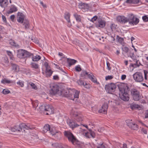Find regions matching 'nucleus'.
<instances>
[{
  "label": "nucleus",
  "instance_id": "1",
  "mask_svg": "<svg viewBox=\"0 0 148 148\" xmlns=\"http://www.w3.org/2000/svg\"><path fill=\"white\" fill-rule=\"evenodd\" d=\"M43 132L44 133H46L47 131H49L51 134L52 136L56 135V136L57 138L58 139L60 138L61 134V132L60 131L56 130L55 128L53 127L50 128V126L48 124H46L44 126L43 130Z\"/></svg>",
  "mask_w": 148,
  "mask_h": 148
},
{
  "label": "nucleus",
  "instance_id": "2",
  "mask_svg": "<svg viewBox=\"0 0 148 148\" xmlns=\"http://www.w3.org/2000/svg\"><path fill=\"white\" fill-rule=\"evenodd\" d=\"M32 126L29 124L22 123L18 125H15L14 127H11L10 130L11 131L14 132L16 131L21 132L22 130V128L29 130L32 129Z\"/></svg>",
  "mask_w": 148,
  "mask_h": 148
},
{
  "label": "nucleus",
  "instance_id": "3",
  "mask_svg": "<svg viewBox=\"0 0 148 148\" xmlns=\"http://www.w3.org/2000/svg\"><path fill=\"white\" fill-rule=\"evenodd\" d=\"M33 56V54L25 50L19 49L17 51V56L19 58L24 59Z\"/></svg>",
  "mask_w": 148,
  "mask_h": 148
},
{
  "label": "nucleus",
  "instance_id": "4",
  "mask_svg": "<svg viewBox=\"0 0 148 148\" xmlns=\"http://www.w3.org/2000/svg\"><path fill=\"white\" fill-rule=\"evenodd\" d=\"M64 136L67 138L69 141L75 145L78 142L77 139L73 134L69 131H65L64 132Z\"/></svg>",
  "mask_w": 148,
  "mask_h": 148
},
{
  "label": "nucleus",
  "instance_id": "5",
  "mask_svg": "<svg viewBox=\"0 0 148 148\" xmlns=\"http://www.w3.org/2000/svg\"><path fill=\"white\" fill-rule=\"evenodd\" d=\"M119 97L122 100L128 101L130 99L128 92L126 91L124 88L119 87Z\"/></svg>",
  "mask_w": 148,
  "mask_h": 148
},
{
  "label": "nucleus",
  "instance_id": "6",
  "mask_svg": "<svg viewBox=\"0 0 148 148\" xmlns=\"http://www.w3.org/2000/svg\"><path fill=\"white\" fill-rule=\"evenodd\" d=\"M130 92L131 95L134 100L138 101L141 99L140 92L137 89L132 88L130 90Z\"/></svg>",
  "mask_w": 148,
  "mask_h": 148
},
{
  "label": "nucleus",
  "instance_id": "7",
  "mask_svg": "<svg viewBox=\"0 0 148 148\" xmlns=\"http://www.w3.org/2000/svg\"><path fill=\"white\" fill-rule=\"evenodd\" d=\"M71 114L75 121L81 123L84 119L83 116L80 113L73 110L72 111Z\"/></svg>",
  "mask_w": 148,
  "mask_h": 148
},
{
  "label": "nucleus",
  "instance_id": "8",
  "mask_svg": "<svg viewBox=\"0 0 148 148\" xmlns=\"http://www.w3.org/2000/svg\"><path fill=\"white\" fill-rule=\"evenodd\" d=\"M79 91L75 89L70 90L69 91H68L69 94H67L65 95V96L69 98L72 97V93L73 96V98H79ZM66 93H68L66 92ZM71 99L74 100V99L70 98Z\"/></svg>",
  "mask_w": 148,
  "mask_h": 148
},
{
  "label": "nucleus",
  "instance_id": "9",
  "mask_svg": "<svg viewBox=\"0 0 148 148\" xmlns=\"http://www.w3.org/2000/svg\"><path fill=\"white\" fill-rule=\"evenodd\" d=\"M128 20L129 24L133 25H137L139 21V19L135 17L134 15L132 14L128 15Z\"/></svg>",
  "mask_w": 148,
  "mask_h": 148
},
{
  "label": "nucleus",
  "instance_id": "10",
  "mask_svg": "<svg viewBox=\"0 0 148 148\" xmlns=\"http://www.w3.org/2000/svg\"><path fill=\"white\" fill-rule=\"evenodd\" d=\"M116 85L114 83L108 84L105 86V89L108 93L112 94L115 91Z\"/></svg>",
  "mask_w": 148,
  "mask_h": 148
},
{
  "label": "nucleus",
  "instance_id": "11",
  "mask_svg": "<svg viewBox=\"0 0 148 148\" xmlns=\"http://www.w3.org/2000/svg\"><path fill=\"white\" fill-rule=\"evenodd\" d=\"M44 65L45 67V73L46 76L47 77H50L52 75L53 71L51 70L48 62H45L44 63Z\"/></svg>",
  "mask_w": 148,
  "mask_h": 148
},
{
  "label": "nucleus",
  "instance_id": "12",
  "mask_svg": "<svg viewBox=\"0 0 148 148\" xmlns=\"http://www.w3.org/2000/svg\"><path fill=\"white\" fill-rule=\"evenodd\" d=\"M134 79L137 82H141L143 80L142 73L140 72H136L133 75Z\"/></svg>",
  "mask_w": 148,
  "mask_h": 148
},
{
  "label": "nucleus",
  "instance_id": "13",
  "mask_svg": "<svg viewBox=\"0 0 148 148\" xmlns=\"http://www.w3.org/2000/svg\"><path fill=\"white\" fill-rule=\"evenodd\" d=\"M117 20L119 22L123 23L125 24L128 22V15L127 17H125L123 16H118L117 18Z\"/></svg>",
  "mask_w": 148,
  "mask_h": 148
},
{
  "label": "nucleus",
  "instance_id": "14",
  "mask_svg": "<svg viewBox=\"0 0 148 148\" xmlns=\"http://www.w3.org/2000/svg\"><path fill=\"white\" fill-rule=\"evenodd\" d=\"M25 16V15L21 12H18L17 14V21L20 23H22L24 21Z\"/></svg>",
  "mask_w": 148,
  "mask_h": 148
},
{
  "label": "nucleus",
  "instance_id": "15",
  "mask_svg": "<svg viewBox=\"0 0 148 148\" xmlns=\"http://www.w3.org/2000/svg\"><path fill=\"white\" fill-rule=\"evenodd\" d=\"M59 90V87L56 85L53 86L50 90V93L52 95H55L58 94Z\"/></svg>",
  "mask_w": 148,
  "mask_h": 148
},
{
  "label": "nucleus",
  "instance_id": "16",
  "mask_svg": "<svg viewBox=\"0 0 148 148\" xmlns=\"http://www.w3.org/2000/svg\"><path fill=\"white\" fill-rule=\"evenodd\" d=\"M54 109L53 106L51 105H47L45 106V111H47L46 115H49L52 114L54 112Z\"/></svg>",
  "mask_w": 148,
  "mask_h": 148
},
{
  "label": "nucleus",
  "instance_id": "17",
  "mask_svg": "<svg viewBox=\"0 0 148 148\" xmlns=\"http://www.w3.org/2000/svg\"><path fill=\"white\" fill-rule=\"evenodd\" d=\"M67 123L70 127L72 129L78 127L80 126L79 125L75 123L73 120L70 119L67 120Z\"/></svg>",
  "mask_w": 148,
  "mask_h": 148
},
{
  "label": "nucleus",
  "instance_id": "18",
  "mask_svg": "<svg viewBox=\"0 0 148 148\" xmlns=\"http://www.w3.org/2000/svg\"><path fill=\"white\" fill-rule=\"evenodd\" d=\"M83 134L87 138H90L91 137L94 138L95 137V132L90 129L89 130L88 132H86Z\"/></svg>",
  "mask_w": 148,
  "mask_h": 148
},
{
  "label": "nucleus",
  "instance_id": "19",
  "mask_svg": "<svg viewBox=\"0 0 148 148\" xmlns=\"http://www.w3.org/2000/svg\"><path fill=\"white\" fill-rule=\"evenodd\" d=\"M77 83L79 85L82 86L87 89H89L90 88V85L86 83L84 81L81 79L77 80Z\"/></svg>",
  "mask_w": 148,
  "mask_h": 148
},
{
  "label": "nucleus",
  "instance_id": "20",
  "mask_svg": "<svg viewBox=\"0 0 148 148\" xmlns=\"http://www.w3.org/2000/svg\"><path fill=\"white\" fill-rule=\"evenodd\" d=\"M70 14L69 12H65L64 14V18L68 22L67 26L69 27H70L72 26L70 20Z\"/></svg>",
  "mask_w": 148,
  "mask_h": 148
},
{
  "label": "nucleus",
  "instance_id": "21",
  "mask_svg": "<svg viewBox=\"0 0 148 148\" xmlns=\"http://www.w3.org/2000/svg\"><path fill=\"white\" fill-rule=\"evenodd\" d=\"M108 106L107 103H105L102 106L101 109L99 110V112L104 114L106 113Z\"/></svg>",
  "mask_w": 148,
  "mask_h": 148
},
{
  "label": "nucleus",
  "instance_id": "22",
  "mask_svg": "<svg viewBox=\"0 0 148 148\" xmlns=\"http://www.w3.org/2000/svg\"><path fill=\"white\" fill-rule=\"evenodd\" d=\"M17 10V8L16 6L14 5H11L10 7L9 10L8 11V14H10Z\"/></svg>",
  "mask_w": 148,
  "mask_h": 148
},
{
  "label": "nucleus",
  "instance_id": "23",
  "mask_svg": "<svg viewBox=\"0 0 148 148\" xmlns=\"http://www.w3.org/2000/svg\"><path fill=\"white\" fill-rule=\"evenodd\" d=\"M8 4V0H0V5L2 8L7 7Z\"/></svg>",
  "mask_w": 148,
  "mask_h": 148
},
{
  "label": "nucleus",
  "instance_id": "24",
  "mask_svg": "<svg viewBox=\"0 0 148 148\" xmlns=\"http://www.w3.org/2000/svg\"><path fill=\"white\" fill-rule=\"evenodd\" d=\"M23 23V25L24 26L25 29H28L29 28L30 25L29 21L27 19H25Z\"/></svg>",
  "mask_w": 148,
  "mask_h": 148
},
{
  "label": "nucleus",
  "instance_id": "25",
  "mask_svg": "<svg viewBox=\"0 0 148 148\" xmlns=\"http://www.w3.org/2000/svg\"><path fill=\"white\" fill-rule=\"evenodd\" d=\"M30 66L31 68L34 69L35 70H39L40 66L39 65L35 62H31L30 64Z\"/></svg>",
  "mask_w": 148,
  "mask_h": 148
},
{
  "label": "nucleus",
  "instance_id": "26",
  "mask_svg": "<svg viewBox=\"0 0 148 148\" xmlns=\"http://www.w3.org/2000/svg\"><path fill=\"white\" fill-rule=\"evenodd\" d=\"M107 34L109 36V41L111 42H113L115 40V35H112L111 33L108 32Z\"/></svg>",
  "mask_w": 148,
  "mask_h": 148
},
{
  "label": "nucleus",
  "instance_id": "27",
  "mask_svg": "<svg viewBox=\"0 0 148 148\" xmlns=\"http://www.w3.org/2000/svg\"><path fill=\"white\" fill-rule=\"evenodd\" d=\"M140 2V0H127L125 2L127 3L137 4Z\"/></svg>",
  "mask_w": 148,
  "mask_h": 148
},
{
  "label": "nucleus",
  "instance_id": "28",
  "mask_svg": "<svg viewBox=\"0 0 148 148\" xmlns=\"http://www.w3.org/2000/svg\"><path fill=\"white\" fill-rule=\"evenodd\" d=\"M12 69L14 71L17 72L19 71V66L17 65L13 64H12Z\"/></svg>",
  "mask_w": 148,
  "mask_h": 148
},
{
  "label": "nucleus",
  "instance_id": "29",
  "mask_svg": "<svg viewBox=\"0 0 148 148\" xmlns=\"http://www.w3.org/2000/svg\"><path fill=\"white\" fill-rule=\"evenodd\" d=\"M77 62V61L74 60L72 59H68L67 62L69 64V65L70 66L72 65H74Z\"/></svg>",
  "mask_w": 148,
  "mask_h": 148
},
{
  "label": "nucleus",
  "instance_id": "30",
  "mask_svg": "<svg viewBox=\"0 0 148 148\" xmlns=\"http://www.w3.org/2000/svg\"><path fill=\"white\" fill-rule=\"evenodd\" d=\"M73 16L77 22H80L81 21V17L80 15L77 14V13H75L73 14Z\"/></svg>",
  "mask_w": 148,
  "mask_h": 148
},
{
  "label": "nucleus",
  "instance_id": "31",
  "mask_svg": "<svg viewBox=\"0 0 148 148\" xmlns=\"http://www.w3.org/2000/svg\"><path fill=\"white\" fill-rule=\"evenodd\" d=\"M105 25V22L102 20H100L98 22V26L100 27H103Z\"/></svg>",
  "mask_w": 148,
  "mask_h": 148
},
{
  "label": "nucleus",
  "instance_id": "32",
  "mask_svg": "<svg viewBox=\"0 0 148 148\" xmlns=\"http://www.w3.org/2000/svg\"><path fill=\"white\" fill-rule=\"evenodd\" d=\"M41 58V57L39 55H36L32 57V60L33 61H38Z\"/></svg>",
  "mask_w": 148,
  "mask_h": 148
},
{
  "label": "nucleus",
  "instance_id": "33",
  "mask_svg": "<svg viewBox=\"0 0 148 148\" xmlns=\"http://www.w3.org/2000/svg\"><path fill=\"white\" fill-rule=\"evenodd\" d=\"M140 107V106L138 104L132 103L131 105V108L132 109H137Z\"/></svg>",
  "mask_w": 148,
  "mask_h": 148
},
{
  "label": "nucleus",
  "instance_id": "34",
  "mask_svg": "<svg viewBox=\"0 0 148 148\" xmlns=\"http://www.w3.org/2000/svg\"><path fill=\"white\" fill-rule=\"evenodd\" d=\"M9 43L11 45L16 47H18V45L13 40H10V41Z\"/></svg>",
  "mask_w": 148,
  "mask_h": 148
},
{
  "label": "nucleus",
  "instance_id": "35",
  "mask_svg": "<svg viewBox=\"0 0 148 148\" xmlns=\"http://www.w3.org/2000/svg\"><path fill=\"white\" fill-rule=\"evenodd\" d=\"M1 83L3 84H10L12 83V81L9 79H4L1 81Z\"/></svg>",
  "mask_w": 148,
  "mask_h": 148
},
{
  "label": "nucleus",
  "instance_id": "36",
  "mask_svg": "<svg viewBox=\"0 0 148 148\" xmlns=\"http://www.w3.org/2000/svg\"><path fill=\"white\" fill-rule=\"evenodd\" d=\"M134 62H135V63L134 64H132V66H140V63L139 62V60L136 59V60L134 61Z\"/></svg>",
  "mask_w": 148,
  "mask_h": 148
},
{
  "label": "nucleus",
  "instance_id": "37",
  "mask_svg": "<svg viewBox=\"0 0 148 148\" xmlns=\"http://www.w3.org/2000/svg\"><path fill=\"white\" fill-rule=\"evenodd\" d=\"M88 72L86 71H83L81 74V76L84 78H86V76L87 75Z\"/></svg>",
  "mask_w": 148,
  "mask_h": 148
},
{
  "label": "nucleus",
  "instance_id": "38",
  "mask_svg": "<svg viewBox=\"0 0 148 148\" xmlns=\"http://www.w3.org/2000/svg\"><path fill=\"white\" fill-rule=\"evenodd\" d=\"M61 144H59L58 143H55L52 144V146L53 147L56 148H60Z\"/></svg>",
  "mask_w": 148,
  "mask_h": 148
},
{
  "label": "nucleus",
  "instance_id": "39",
  "mask_svg": "<svg viewBox=\"0 0 148 148\" xmlns=\"http://www.w3.org/2000/svg\"><path fill=\"white\" fill-rule=\"evenodd\" d=\"M6 53L10 57V59L13 60L14 59V57L12 52L9 51H6Z\"/></svg>",
  "mask_w": 148,
  "mask_h": 148
},
{
  "label": "nucleus",
  "instance_id": "40",
  "mask_svg": "<svg viewBox=\"0 0 148 148\" xmlns=\"http://www.w3.org/2000/svg\"><path fill=\"white\" fill-rule=\"evenodd\" d=\"M122 49L123 51L126 53H128L130 50L128 48L126 47H124L122 48Z\"/></svg>",
  "mask_w": 148,
  "mask_h": 148
},
{
  "label": "nucleus",
  "instance_id": "41",
  "mask_svg": "<svg viewBox=\"0 0 148 148\" xmlns=\"http://www.w3.org/2000/svg\"><path fill=\"white\" fill-rule=\"evenodd\" d=\"M3 93L4 95L8 94L10 93V91L8 89H5L3 90L2 92Z\"/></svg>",
  "mask_w": 148,
  "mask_h": 148
},
{
  "label": "nucleus",
  "instance_id": "42",
  "mask_svg": "<svg viewBox=\"0 0 148 148\" xmlns=\"http://www.w3.org/2000/svg\"><path fill=\"white\" fill-rule=\"evenodd\" d=\"M97 148H106L105 146L103 143L98 144Z\"/></svg>",
  "mask_w": 148,
  "mask_h": 148
},
{
  "label": "nucleus",
  "instance_id": "43",
  "mask_svg": "<svg viewBox=\"0 0 148 148\" xmlns=\"http://www.w3.org/2000/svg\"><path fill=\"white\" fill-rule=\"evenodd\" d=\"M131 128L132 129L134 130H136L137 129V125L135 124H133L132 125Z\"/></svg>",
  "mask_w": 148,
  "mask_h": 148
},
{
  "label": "nucleus",
  "instance_id": "44",
  "mask_svg": "<svg viewBox=\"0 0 148 148\" xmlns=\"http://www.w3.org/2000/svg\"><path fill=\"white\" fill-rule=\"evenodd\" d=\"M75 70L79 72L81 71V68L80 67V66L79 65L76 66L75 67Z\"/></svg>",
  "mask_w": 148,
  "mask_h": 148
},
{
  "label": "nucleus",
  "instance_id": "45",
  "mask_svg": "<svg viewBox=\"0 0 148 148\" xmlns=\"http://www.w3.org/2000/svg\"><path fill=\"white\" fill-rule=\"evenodd\" d=\"M45 106H41L40 107H39V110L40 112H41L42 111L45 110Z\"/></svg>",
  "mask_w": 148,
  "mask_h": 148
},
{
  "label": "nucleus",
  "instance_id": "46",
  "mask_svg": "<svg viewBox=\"0 0 148 148\" xmlns=\"http://www.w3.org/2000/svg\"><path fill=\"white\" fill-rule=\"evenodd\" d=\"M29 84L31 86L32 88H33L36 89H37L36 86L32 82H30L29 83Z\"/></svg>",
  "mask_w": 148,
  "mask_h": 148
},
{
  "label": "nucleus",
  "instance_id": "47",
  "mask_svg": "<svg viewBox=\"0 0 148 148\" xmlns=\"http://www.w3.org/2000/svg\"><path fill=\"white\" fill-rule=\"evenodd\" d=\"M87 76L90 79L92 77H94V75H93V74L91 72H88Z\"/></svg>",
  "mask_w": 148,
  "mask_h": 148
},
{
  "label": "nucleus",
  "instance_id": "48",
  "mask_svg": "<svg viewBox=\"0 0 148 148\" xmlns=\"http://www.w3.org/2000/svg\"><path fill=\"white\" fill-rule=\"evenodd\" d=\"M17 84L19 85L21 87H23L24 86V83L21 81H19L17 82Z\"/></svg>",
  "mask_w": 148,
  "mask_h": 148
},
{
  "label": "nucleus",
  "instance_id": "49",
  "mask_svg": "<svg viewBox=\"0 0 148 148\" xmlns=\"http://www.w3.org/2000/svg\"><path fill=\"white\" fill-rule=\"evenodd\" d=\"M113 78V76L112 75H108L106 76L105 77V79L106 80H110L112 79Z\"/></svg>",
  "mask_w": 148,
  "mask_h": 148
},
{
  "label": "nucleus",
  "instance_id": "50",
  "mask_svg": "<svg viewBox=\"0 0 148 148\" xmlns=\"http://www.w3.org/2000/svg\"><path fill=\"white\" fill-rule=\"evenodd\" d=\"M118 42L119 43L122 44L124 41V39L123 38L121 37H119L118 40Z\"/></svg>",
  "mask_w": 148,
  "mask_h": 148
},
{
  "label": "nucleus",
  "instance_id": "51",
  "mask_svg": "<svg viewBox=\"0 0 148 148\" xmlns=\"http://www.w3.org/2000/svg\"><path fill=\"white\" fill-rule=\"evenodd\" d=\"M133 50V49H130V50L129 51V54L128 56L129 57H130V56L134 55V53L132 52V51Z\"/></svg>",
  "mask_w": 148,
  "mask_h": 148
},
{
  "label": "nucleus",
  "instance_id": "52",
  "mask_svg": "<svg viewBox=\"0 0 148 148\" xmlns=\"http://www.w3.org/2000/svg\"><path fill=\"white\" fill-rule=\"evenodd\" d=\"M106 65L107 69L109 71L111 69V67L110 66V64L108 62H107Z\"/></svg>",
  "mask_w": 148,
  "mask_h": 148
},
{
  "label": "nucleus",
  "instance_id": "53",
  "mask_svg": "<svg viewBox=\"0 0 148 148\" xmlns=\"http://www.w3.org/2000/svg\"><path fill=\"white\" fill-rule=\"evenodd\" d=\"M92 82L94 83H95L97 82V79L95 77V76L92 77L90 79Z\"/></svg>",
  "mask_w": 148,
  "mask_h": 148
},
{
  "label": "nucleus",
  "instance_id": "54",
  "mask_svg": "<svg viewBox=\"0 0 148 148\" xmlns=\"http://www.w3.org/2000/svg\"><path fill=\"white\" fill-rule=\"evenodd\" d=\"M142 19L145 22H147L148 21V18L146 16H143Z\"/></svg>",
  "mask_w": 148,
  "mask_h": 148
},
{
  "label": "nucleus",
  "instance_id": "55",
  "mask_svg": "<svg viewBox=\"0 0 148 148\" xmlns=\"http://www.w3.org/2000/svg\"><path fill=\"white\" fill-rule=\"evenodd\" d=\"M60 148H70L69 146L67 145L61 144Z\"/></svg>",
  "mask_w": 148,
  "mask_h": 148
},
{
  "label": "nucleus",
  "instance_id": "56",
  "mask_svg": "<svg viewBox=\"0 0 148 148\" xmlns=\"http://www.w3.org/2000/svg\"><path fill=\"white\" fill-rule=\"evenodd\" d=\"M130 57L134 61V60H136L137 59L136 57L135 56L134 54V55H133L130 56Z\"/></svg>",
  "mask_w": 148,
  "mask_h": 148
},
{
  "label": "nucleus",
  "instance_id": "57",
  "mask_svg": "<svg viewBox=\"0 0 148 148\" xmlns=\"http://www.w3.org/2000/svg\"><path fill=\"white\" fill-rule=\"evenodd\" d=\"M97 17L96 16H94L92 18L91 21L92 22H94V21H95L97 19Z\"/></svg>",
  "mask_w": 148,
  "mask_h": 148
},
{
  "label": "nucleus",
  "instance_id": "58",
  "mask_svg": "<svg viewBox=\"0 0 148 148\" xmlns=\"http://www.w3.org/2000/svg\"><path fill=\"white\" fill-rule=\"evenodd\" d=\"M145 119L148 118V110L146 111L145 112Z\"/></svg>",
  "mask_w": 148,
  "mask_h": 148
},
{
  "label": "nucleus",
  "instance_id": "59",
  "mask_svg": "<svg viewBox=\"0 0 148 148\" xmlns=\"http://www.w3.org/2000/svg\"><path fill=\"white\" fill-rule=\"evenodd\" d=\"M53 79L54 80H58L59 79V77L58 75H55L53 76Z\"/></svg>",
  "mask_w": 148,
  "mask_h": 148
},
{
  "label": "nucleus",
  "instance_id": "60",
  "mask_svg": "<svg viewBox=\"0 0 148 148\" xmlns=\"http://www.w3.org/2000/svg\"><path fill=\"white\" fill-rule=\"evenodd\" d=\"M15 17V16L14 15H12L10 16V19L12 21H14Z\"/></svg>",
  "mask_w": 148,
  "mask_h": 148
},
{
  "label": "nucleus",
  "instance_id": "61",
  "mask_svg": "<svg viewBox=\"0 0 148 148\" xmlns=\"http://www.w3.org/2000/svg\"><path fill=\"white\" fill-rule=\"evenodd\" d=\"M3 62L5 64H8L9 62L8 59L6 58H5L3 61Z\"/></svg>",
  "mask_w": 148,
  "mask_h": 148
},
{
  "label": "nucleus",
  "instance_id": "62",
  "mask_svg": "<svg viewBox=\"0 0 148 148\" xmlns=\"http://www.w3.org/2000/svg\"><path fill=\"white\" fill-rule=\"evenodd\" d=\"M126 76L125 75H123L121 77V79L122 80H125L126 78Z\"/></svg>",
  "mask_w": 148,
  "mask_h": 148
},
{
  "label": "nucleus",
  "instance_id": "63",
  "mask_svg": "<svg viewBox=\"0 0 148 148\" xmlns=\"http://www.w3.org/2000/svg\"><path fill=\"white\" fill-rule=\"evenodd\" d=\"M82 6H84L86 8V9H88L89 8L88 4H87L83 3Z\"/></svg>",
  "mask_w": 148,
  "mask_h": 148
},
{
  "label": "nucleus",
  "instance_id": "64",
  "mask_svg": "<svg viewBox=\"0 0 148 148\" xmlns=\"http://www.w3.org/2000/svg\"><path fill=\"white\" fill-rule=\"evenodd\" d=\"M4 27L2 25H0V31H4Z\"/></svg>",
  "mask_w": 148,
  "mask_h": 148
}]
</instances>
